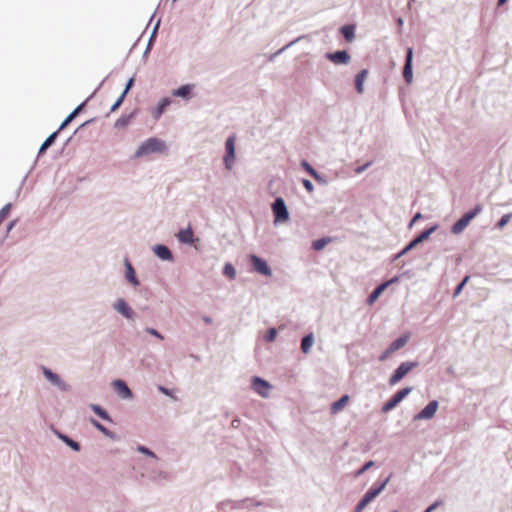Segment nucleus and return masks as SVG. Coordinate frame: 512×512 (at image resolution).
I'll return each mask as SVG.
<instances>
[{
  "label": "nucleus",
  "mask_w": 512,
  "mask_h": 512,
  "mask_svg": "<svg viewBox=\"0 0 512 512\" xmlns=\"http://www.w3.org/2000/svg\"><path fill=\"white\" fill-rule=\"evenodd\" d=\"M437 229V226H432L431 228L423 231L419 236H417V241L423 242L428 239L429 236Z\"/></svg>",
  "instance_id": "33"
},
{
  "label": "nucleus",
  "mask_w": 512,
  "mask_h": 512,
  "mask_svg": "<svg viewBox=\"0 0 512 512\" xmlns=\"http://www.w3.org/2000/svg\"><path fill=\"white\" fill-rule=\"evenodd\" d=\"M412 57L413 51L412 48L407 50L406 62L404 66L403 76L408 83L412 82L413 73H412Z\"/></svg>",
  "instance_id": "14"
},
{
  "label": "nucleus",
  "mask_w": 512,
  "mask_h": 512,
  "mask_svg": "<svg viewBox=\"0 0 512 512\" xmlns=\"http://www.w3.org/2000/svg\"><path fill=\"white\" fill-rule=\"evenodd\" d=\"M326 57L334 64H347L350 61V55L346 51L328 53Z\"/></svg>",
  "instance_id": "13"
},
{
  "label": "nucleus",
  "mask_w": 512,
  "mask_h": 512,
  "mask_svg": "<svg viewBox=\"0 0 512 512\" xmlns=\"http://www.w3.org/2000/svg\"><path fill=\"white\" fill-rule=\"evenodd\" d=\"M167 150L166 144L163 140L151 137L144 141L136 150L135 158L150 155L152 153H165Z\"/></svg>",
  "instance_id": "1"
},
{
  "label": "nucleus",
  "mask_w": 512,
  "mask_h": 512,
  "mask_svg": "<svg viewBox=\"0 0 512 512\" xmlns=\"http://www.w3.org/2000/svg\"><path fill=\"white\" fill-rule=\"evenodd\" d=\"M422 217L421 213H417L410 222V226H412L415 222H417Z\"/></svg>",
  "instance_id": "51"
},
{
  "label": "nucleus",
  "mask_w": 512,
  "mask_h": 512,
  "mask_svg": "<svg viewBox=\"0 0 512 512\" xmlns=\"http://www.w3.org/2000/svg\"><path fill=\"white\" fill-rule=\"evenodd\" d=\"M418 364L416 362H403L400 366L395 370L392 376L389 379L391 385L397 384L402 378H404L413 368H415Z\"/></svg>",
  "instance_id": "4"
},
{
  "label": "nucleus",
  "mask_w": 512,
  "mask_h": 512,
  "mask_svg": "<svg viewBox=\"0 0 512 512\" xmlns=\"http://www.w3.org/2000/svg\"><path fill=\"white\" fill-rule=\"evenodd\" d=\"M439 407V403L436 400L429 402L419 413L414 416V420H430L432 419Z\"/></svg>",
  "instance_id": "6"
},
{
  "label": "nucleus",
  "mask_w": 512,
  "mask_h": 512,
  "mask_svg": "<svg viewBox=\"0 0 512 512\" xmlns=\"http://www.w3.org/2000/svg\"><path fill=\"white\" fill-rule=\"evenodd\" d=\"M91 409L99 416L101 417L102 419L104 420H107L109 422H112L110 416L108 415V413L102 408L100 407L99 405H96V404H93L91 405Z\"/></svg>",
  "instance_id": "29"
},
{
  "label": "nucleus",
  "mask_w": 512,
  "mask_h": 512,
  "mask_svg": "<svg viewBox=\"0 0 512 512\" xmlns=\"http://www.w3.org/2000/svg\"><path fill=\"white\" fill-rule=\"evenodd\" d=\"M203 320H204V322H205L206 324H209V325H210V324H212V322H213V321H212V318L207 317V316H205V317L203 318Z\"/></svg>",
  "instance_id": "53"
},
{
  "label": "nucleus",
  "mask_w": 512,
  "mask_h": 512,
  "mask_svg": "<svg viewBox=\"0 0 512 512\" xmlns=\"http://www.w3.org/2000/svg\"><path fill=\"white\" fill-rule=\"evenodd\" d=\"M301 166L305 169V171H307L315 180H320L321 177L320 175L317 173V171L307 162V161H302L301 162Z\"/></svg>",
  "instance_id": "30"
},
{
  "label": "nucleus",
  "mask_w": 512,
  "mask_h": 512,
  "mask_svg": "<svg viewBox=\"0 0 512 512\" xmlns=\"http://www.w3.org/2000/svg\"><path fill=\"white\" fill-rule=\"evenodd\" d=\"M91 423L93 424V426L98 429L100 432H102L104 435L108 436V437H111L112 436V433L107 429L105 428L102 424H100L97 420L95 419H91Z\"/></svg>",
  "instance_id": "32"
},
{
  "label": "nucleus",
  "mask_w": 512,
  "mask_h": 512,
  "mask_svg": "<svg viewBox=\"0 0 512 512\" xmlns=\"http://www.w3.org/2000/svg\"><path fill=\"white\" fill-rule=\"evenodd\" d=\"M146 332H147V333H149V334H151V335H153V336H155V337H157V338H159V339H161V340H163V338H164V337H163V336H162V335H161V334H160L156 329H154V328H147V329H146Z\"/></svg>",
  "instance_id": "47"
},
{
  "label": "nucleus",
  "mask_w": 512,
  "mask_h": 512,
  "mask_svg": "<svg viewBox=\"0 0 512 512\" xmlns=\"http://www.w3.org/2000/svg\"><path fill=\"white\" fill-rule=\"evenodd\" d=\"M384 488V483H382L379 487L375 489H370L362 498V500L358 503L355 508V512H362L364 507L370 503L377 495L380 494L382 489Z\"/></svg>",
  "instance_id": "8"
},
{
  "label": "nucleus",
  "mask_w": 512,
  "mask_h": 512,
  "mask_svg": "<svg viewBox=\"0 0 512 512\" xmlns=\"http://www.w3.org/2000/svg\"><path fill=\"white\" fill-rule=\"evenodd\" d=\"M252 388L253 390L258 393L262 397H268L269 392L271 390V385L266 380L260 378V377H253L252 378Z\"/></svg>",
  "instance_id": "7"
},
{
  "label": "nucleus",
  "mask_w": 512,
  "mask_h": 512,
  "mask_svg": "<svg viewBox=\"0 0 512 512\" xmlns=\"http://www.w3.org/2000/svg\"><path fill=\"white\" fill-rule=\"evenodd\" d=\"M512 218V213L504 214L497 223L499 229H503Z\"/></svg>",
  "instance_id": "35"
},
{
  "label": "nucleus",
  "mask_w": 512,
  "mask_h": 512,
  "mask_svg": "<svg viewBox=\"0 0 512 512\" xmlns=\"http://www.w3.org/2000/svg\"><path fill=\"white\" fill-rule=\"evenodd\" d=\"M250 262H251V264L253 266V269L255 271H257L258 273H260L262 275H265V276H270L272 274L271 269L267 265L266 261H264L263 259L259 258L258 256L251 255L250 256Z\"/></svg>",
  "instance_id": "9"
},
{
  "label": "nucleus",
  "mask_w": 512,
  "mask_h": 512,
  "mask_svg": "<svg viewBox=\"0 0 512 512\" xmlns=\"http://www.w3.org/2000/svg\"><path fill=\"white\" fill-rule=\"evenodd\" d=\"M235 135L228 137L225 143L226 155L224 156V164L227 169H231L235 161Z\"/></svg>",
  "instance_id": "5"
},
{
  "label": "nucleus",
  "mask_w": 512,
  "mask_h": 512,
  "mask_svg": "<svg viewBox=\"0 0 512 512\" xmlns=\"http://www.w3.org/2000/svg\"><path fill=\"white\" fill-rule=\"evenodd\" d=\"M57 137V132H54L52 133L45 141L44 143L41 145L40 149H39V154H42L46 151V149H48L55 141Z\"/></svg>",
  "instance_id": "27"
},
{
  "label": "nucleus",
  "mask_w": 512,
  "mask_h": 512,
  "mask_svg": "<svg viewBox=\"0 0 512 512\" xmlns=\"http://www.w3.org/2000/svg\"><path fill=\"white\" fill-rule=\"evenodd\" d=\"M11 210V204H6L1 210H0V218L4 221L7 216L9 215Z\"/></svg>",
  "instance_id": "41"
},
{
  "label": "nucleus",
  "mask_w": 512,
  "mask_h": 512,
  "mask_svg": "<svg viewBox=\"0 0 512 512\" xmlns=\"http://www.w3.org/2000/svg\"><path fill=\"white\" fill-rule=\"evenodd\" d=\"M113 388L115 392L122 398V399H129L132 397V392L129 389V387L126 385V383L122 380H115L112 383Z\"/></svg>",
  "instance_id": "12"
},
{
  "label": "nucleus",
  "mask_w": 512,
  "mask_h": 512,
  "mask_svg": "<svg viewBox=\"0 0 512 512\" xmlns=\"http://www.w3.org/2000/svg\"><path fill=\"white\" fill-rule=\"evenodd\" d=\"M368 70L363 69L361 70L355 77V89L360 94L363 92V85L367 78Z\"/></svg>",
  "instance_id": "19"
},
{
  "label": "nucleus",
  "mask_w": 512,
  "mask_h": 512,
  "mask_svg": "<svg viewBox=\"0 0 512 512\" xmlns=\"http://www.w3.org/2000/svg\"><path fill=\"white\" fill-rule=\"evenodd\" d=\"M313 343H314L313 335L312 334L306 335L301 341L302 352L305 354L309 353Z\"/></svg>",
  "instance_id": "23"
},
{
  "label": "nucleus",
  "mask_w": 512,
  "mask_h": 512,
  "mask_svg": "<svg viewBox=\"0 0 512 512\" xmlns=\"http://www.w3.org/2000/svg\"><path fill=\"white\" fill-rule=\"evenodd\" d=\"M482 211V207L477 205L472 211L465 213L451 228L455 235L461 234L469 223Z\"/></svg>",
  "instance_id": "2"
},
{
  "label": "nucleus",
  "mask_w": 512,
  "mask_h": 512,
  "mask_svg": "<svg viewBox=\"0 0 512 512\" xmlns=\"http://www.w3.org/2000/svg\"><path fill=\"white\" fill-rule=\"evenodd\" d=\"M132 85H133V78H131V79L128 81V83H127L126 88H125V90H124V91H126V93H127V92L129 91V89L132 87Z\"/></svg>",
  "instance_id": "52"
},
{
  "label": "nucleus",
  "mask_w": 512,
  "mask_h": 512,
  "mask_svg": "<svg viewBox=\"0 0 512 512\" xmlns=\"http://www.w3.org/2000/svg\"><path fill=\"white\" fill-rule=\"evenodd\" d=\"M383 291H384V283H381L369 296V298L367 300L368 304L372 305L376 301V299L381 295V293Z\"/></svg>",
  "instance_id": "28"
},
{
  "label": "nucleus",
  "mask_w": 512,
  "mask_h": 512,
  "mask_svg": "<svg viewBox=\"0 0 512 512\" xmlns=\"http://www.w3.org/2000/svg\"><path fill=\"white\" fill-rule=\"evenodd\" d=\"M171 99L163 98L160 100L158 105L151 110V115L155 120H158L161 115L164 113L166 108L171 104Z\"/></svg>",
  "instance_id": "15"
},
{
  "label": "nucleus",
  "mask_w": 512,
  "mask_h": 512,
  "mask_svg": "<svg viewBox=\"0 0 512 512\" xmlns=\"http://www.w3.org/2000/svg\"><path fill=\"white\" fill-rule=\"evenodd\" d=\"M411 334L406 332L395 339L388 348H386V355L394 353L403 348L410 340Z\"/></svg>",
  "instance_id": "10"
},
{
  "label": "nucleus",
  "mask_w": 512,
  "mask_h": 512,
  "mask_svg": "<svg viewBox=\"0 0 512 512\" xmlns=\"http://www.w3.org/2000/svg\"><path fill=\"white\" fill-rule=\"evenodd\" d=\"M82 106H78L61 124L60 129H63L65 126H67L74 117L78 114Z\"/></svg>",
  "instance_id": "36"
},
{
  "label": "nucleus",
  "mask_w": 512,
  "mask_h": 512,
  "mask_svg": "<svg viewBox=\"0 0 512 512\" xmlns=\"http://www.w3.org/2000/svg\"><path fill=\"white\" fill-rule=\"evenodd\" d=\"M159 390H160L163 394H165V395H167V396L172 397V394H171L170 390H168V389H167V388H165L164 386H159Z\"/></svg>",
  "instance_id": "50"
},
{
  "label": "nucleus",
  "mask_w": 512,
  "mask_h": 512,
  "mask_svg": "<svg viewBox=\"0 0 512 512\" xmlns=\"http://www.w3.org/2000/svg\"><path fill=\"white\" fill-rule=\"evenodd\" d=\"M469 280V276H466L459 284L458 286L456 287V289L454 290V294L453 296L454 297H457L460 295V293L462 292L464 286L466 285V283L468 282Z\"/></svg>",
  "instance_id": "38"
},
{
  "label": "nucleus",
  "mask_w": 512,
  "mask_h": 512,
  "mask_svg": "<svg viewBox=\"0 0 512 512\" xmlns=\"http://www.w3.org/2000/svg\"><path fill=\"white\" fill-rule=\"evenodd\" d=\"M342 35L346 39L347 42H352L355 38V26L354 25H344L340 29Z\"/></svg>",
  "instance_id": "22"
},
{
  "label": "nucleus",
  "mask_w": 512,
  "mask_h": 512,
  "mask_svg": "<svg viewBox=\"0 0 512 512\" xmlns=\"http://www.w3.org/2000/svg\"><path fill=\"white\" fill-rule=\"evenodd\" d=\"M137 450L143 454H146L152 458H156V455L154 452L150 451L148 448H146L145 446H138Z\"/></svg>",
  "instance_id": "44"
},
{
  "label": "nucleus",
  "mask_w": 512,
  "mask_h": 512,
  "mask_svg": "<svg viewBox=\"0 0 512 512\" xmlns=\"http://www.w3.org/2000/svg\"><path fill=\"white\" fill-rule=\"evenodd\" d=\"M62 439H63V440H64V441H65V442H66V443H67L71 448H73V449H74V450H76V451H79V449H80V445H79L77 442H75V441H73V440L69 439V438H68V437H66V436H62Z\"/></svg>",
  "instance_id": "43"
},
{
  "label": "nucleus",
  "mask_w": 512,
  "mask_h": 512,
  "mask_svg": "<svg viewBox=\"0 0 512 512\" xmlns=\"http://www.w3.org/2000/svg\"><path fill=\"white\" fill-rule=\"evenodd\" d=\"M374 465V462L373 461H369L367 462L360 470H358L356 473H355V477L361 475L363 472H365L367 469H369L370 467H372Z\"/></svg>",
  "instance_id": "45"
},
{
  "label": "nucleus",
  "mask_w": 512,
  "mask_h": 512,
  "mask_svg": "<svg viewBox=\"0 0 512 512\" xmlns=\"http://www.w3.org/2000/svg\"><path fill=\"white\" fill-rule=\"evenodd\" d=\"M114 308L128 319L133 317V311L123 299H118L114 305Z\"/></svg>",
  "instance_id": "17"
},
{
  "label": "nucleus",
  "mask_w": 512,
  "mask_h": 512,
  "mask_svg": "<svg viewBox=\"0 0 512 512\" xmlns=\"http://www.w3.org/2000/svg\"><path fill=\"white\" fill-rule=\"evenodd\" d=\"M398 23L399 25H402L403 24V20L401 18L398 19Z\"/></svg>",
  "instance_id": "55"
},
{
  "label": "nucleus",
  "mask_w": 512,
  "mask_h": 512,
  "mask_svg": "<svg viewBox=\"0 0 512 512\" xmlns=\"http://www.w3.org/2000/svg\"><path fill=\"white\" fill-rule=\"evenodd\" d=\"M193 231L191 227L182 229L178 232L177 238L181 243L192 244L193 243Z\"/></svg>",
  "instance_id": "18"
},
{
  "label": "nucleus",
  "mask_w": 512,
  "mask_h": 512,
  "mask_svg": "<svg viewBox=\"0 0 512 512\" xmlns=\"http://www.w3.org/2000/svg\"><path fill=\"white\" fill-rule=\"evenodd\" d=\"M12 226H13V223H11V224L9 225L8 230H10V229L12 228Z\"/></svg>",
  "instance_id": "56"
},
{
  "label": "nucleus",
  "mask_w": 512,
  "mask_h": 512,
  "mask_svg": "<svg viewBox=\"0 0 512 512\" xmlns=\"http://www.w3.org/2000/svg\"><path fill=\"white\" fill-rule=\"evenodd\" d=\"M223 273L229 277L230 279H234L235 276H236V271L234 269V267L230 264V263H227L225 266H224V269H223Z\"/></svg>",
  "instance_id": "34"
},
{
  "label": "nucleus",
  "mask_w": 512,
  "mask_h": 512,
  "mask_svg": "<svg viewBox=\"0 0 512 512\" xmlns=\"http://www.w3.org/2000/svg\"><path fill=\"white\" fill-rule=\"evenodd\" d=\"M302 184H303V186L305 187V189H306L309 193L313 192L314 187H313V184L311 183V181H309V180H307V179H303V180H302Z\"/></svg>",
  "instance_id": "46"
},
{
  "label": "nucleus",
  "mask_w": 512,
  "mask_h": 512,
  "mask_svg": "<svg viewBox=\"0 0 512 512\" xmlns=\"http://www.w3.org/2000/svg\"><path fill=\"white\" fill-rule=\"evenodd\" d=\"M348 402H349V396L348 395L342 396L338 401L334 402L331 405V413L332 414L338 413L347 405Z\"/></svg>",
  "instance_id": "21"
},
{
  "label": "nucleus",
  "mask_w": 512,
  "mask_h": 512,
  "mask_svg": "<svg viewBox=\"0 0 512 512\" xmlns=\"http://www.w3.org/2000/svg\"><path fill=\"white\" fill-rule=\"evenodd\" d=\"M368 166H369V163H366V164H365V165H363V166L357 167V168L355 169V173H357V174L362 173V172H363V171H364Z\"/></svg>",
  "instance_id": "49"
},
{
  "label": "nucleus",
  "mask_w": 512,
  "mask_h": 512,
  "mask_svg": "<svg viewBox=\"0 0 512 512\" xmlns=\"http://www.w3.org/2000/svg\"><path fill=\"white\" fill-rule=\"evenodd\" d=\"M3 220L0 218V225L2 224Z\"/></svg>",
  "instance_id": "57"
},
{
  "label": "nucleus",
  "mask_w": 512,
  "mask_h": 512,
  "mask_svg": "<svg viewBox=\"0 0 512 512\" xmlns=\"http://www.w3.org/2000/svg\"><path fill=\"white\" fill-rule=\"evenodd\" d=\"M439 504H440V502H438V501L434 502L424 512H432L433 510H435L438 507Z\"/></svg>",
  "instance_id": "48"
},
{
  "label": "nucleus",
  "mask_w": 512,
  "mask_h": 512,
  "mask_svg": "<svg viewBox=\"0 0 512 512\" xmlns=\"http://www.w3.org/2000/svg\"><path fill=\"white\" fill-rule=\"evenodd\" d=\"M276 335H277L276 329L275 328H271V329L268 330V332H267V334L265 336V339L268 342H272V341L275 340Z\"/></svg>",
  "instance_id": "42"
},
{
  "label": "nucleus",
  "mask_w": 512,
  "mask_h": 512,
  "mask_svg": "<svg viewBox=\"0 0 512 512\" xmlns=\"http://www.w3.org/2000/svg\"><path fill=\"white\" fill-rule=\"evenodd\" d=\"M419 243H421L420 241H417V237L412 240L405 248H403L398 254H396L394 256V259H397L399 257H401L402 255H404L405 253H407L409 250H411L412 248H414L416 245H418Z\"/></svg>",
  "instance_id": "31"
},
{
  "label": "nucleus",
  "mask_w": 512,
  "mask_h": 512,
  "mask_svg": "<svg viewBox=\"0 0 512 512\" xmlns=\"http://www.w3.org/2000/svg\"><path fill=\"white\" fill-rule=\"evenodd\" d=\"M507 0H498V5L501 6L503 5Z\"/></svg>",
  "instance_id": "54"
},
{
  "label": "nucleus",
  "mask_w": 512,
  "mask_h": 512,
  "mask_svg": "<svg viewBox=\"0 0 512 512\" xmlns=\"http://www.w3.org/2000/svg\"><path fill=\"white\" fill-rule=\"evenodd\" d=\"M272 211L275 217V223L277 222H286L289 219V213L285 202L282 198L278 197L275 199L272 205Z\"/></svg>",
  "instance_id": "3"
},
{
  "label": "nucleus",
  "mask_w": 512,
  "mask_h": 512,
  "mask_svg": "<svg viewBox=\"0 0 512 512\" xmlns=\"http://www.w3.org/2000/svg\"><path fill=\"white\" fill-rule=\"evenodd\" d=\"M125 96H126V91H123L122 94L120 95V97L117 99V101L112 105L111 112L116 111L120 107Z\"/></svg>",
  "instance_id": "39"
},
{
  "label": "nucleus",
  "mask_w": 512,
  "mask_h": 512,
  "mask_svg": "<svg viewBox=\"0 0 512 512\" xmlns=\"http://www.w3.org/2000/svg\"><path fill=\"white\" fill-rule=\"evenodd\" d=\"M43 373H44L45 377L49 381H51L53 384L58 385V386L63 385V383L61 382L59 376L57 374L53 373L48 368H43Z\"/></svg>",
  "instance_id": "24"
},
{
  "label": "nucleus",
  "mask_w": 512,
  "mask_h": 512,
  "mask_svg": "<svg viewBox=\"0 0 512 512\" xmlns=\"http://www.w3.org/2000/svg\"><path fill=\"white\" fill-rule=\"evenodd\" d=\"M131 116H123L116 120L115 127L116 128H124L130 122Z\"/></svg>",
  "instance_id": "37"
},
{
  "label": "nucleus",
  "mask_w": 512,
  "mask_h": 512,
  "mask_svg": "<svg viewBox=\"0 0 512 512\" xmlns=\"http://www.w3.org/2000/svg\"><path fill=\"white\" fill-rule=\"evenodd\" d=\"M412 391L411 387H405L399 390L388 402H386V411L396 407Z\"/></svg>",
  "instance_id": "11"
},
{
  "label": "nucleus",
  "mask_w": 512,
  "mask_h": 512,
  "mask_svg": "<svg viewBox=\"0 0 512 512\" xmlns=\"http://www.w3.org/2000/svg\"><path fill=\"white\" fill-rule=\"evenodd\" d=\"M155 254L163 259V260H171L172 259V253L171 251L164 245H156L154 247Z\"/></svg>",
  "instance_id": "20"
},
{
  "label": "nucleus",
  "mask_w": 512,
  "mask_h": 512,
  "mask_svg": "<svg viewBox=\"0 0 512 512\" xmlns=\"http://www.w3.org/2000/svg\"><path fill=\"white\" fill-rule=\"evenodd\" d=\"M194 88L192 84L183 85L172 91V95L175 97H181L183 99L189 100L191 98V93Z\"/></svg>",
  "instance_id": "16"
},
{
  "label": "nucleus",
  "mask_w": 512,
  "mask_h": 512,
  "mask_svg": "<svg viewBox=\"0 0 512 512\" xmlns=\"http://www.w3.org/2000/svg\"><path fill=\"white\" fill-rule=\"evenodd\" d=\"M11 210V204H6L1 210H0V218L4 221L7 216L9 215Z\"/></svg>",
  "instance_id": "40"
},
{
  "label": "nucleus",
  "mask_w": 512,
  "mask_h": 512,
  "mask_svg": "<svg viewBox=\"0 0 512 512\" xmlns=\"http://www.w3.org/2000/svg\"><path fill=\"white\" fill-rule=\"evenodd\" d=\"M126 278L128 279L129 282H131L135 286L139 284V282L135 276L134 269L128 261H126Z\"/></svg>",
  "instance_id": "25"
},
{
  "label": "nucleus",
  "mask_w": 512,
  "mask_h": 512,
  "mask_svg": "<svg viewBox=\"0 0 512 512\" xmlns=\"http://www.w3.org/2000/svg\"><path fill=\"white\" fill-rule=\"evenodd\" d=\"M332 239L330 237L321 238L318 240H315L312 244V247L316 251L322 250L328 243H330Z\"/></svg>",
  "instance_id": "26"
}]
</instances>
